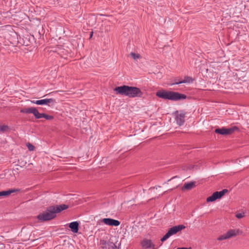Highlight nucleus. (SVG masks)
Segmentation results:
<instances>
[{"label": "nucleus", "instance_id": "nucleus-1", "mask_svg": "<svg viewBox=\"0 0 249 249\" xmlns=\"http://www.w3.org/2000/svg\"><path fill=\"white\" fill-rule=\"evenodd\" d=\"M68 208V205L65 204L48 207L45 212L37 216V218L40 222L51 220L56 216L57 213H60Z\"/></svg>", "mask_w": 249, "mask_h": 249}, {"label": "nucleus", "instance_id": "nucleus-2", "mask_svg": "<svg viewBox=\"0 0 249 249\" xmlns=\"http://www.w3.org/2000/svg\"><path fill=\"white\" fill-rule=\"evenodd\" d=\"M114 90L117 94L127 96L129 98L142 97L143 94L140 89L127 85L117 87Z\"/></svg>", "mask_w": 249, "mask_h": 249}, {"label": "nucleus", "instance_id": "nucleus-3", "mask_svg": "<svg viewBox=\"0 0 249 249\" xmlns=\"http://www.w3.org/2000/svg\"><path fill=\"white\" fill-rule=\"evenodd\" d=\"M156 95L159 98L164 100L174 101L184 100L187 98V96L184 94L163 89L158 90L156 93Z\"/></svg>", "mask_w": 249, "mask_h": 249}, {"label": "nucleus", "instance_id": "nucleus-4", "mask_svg": "<svg viewBox=\"0 0 249 249\" xmlns=\"http://www.w3.org/2000/svg\"><path fill=\"white\" fill-rule=\"evenodd\" d=\"M20 112L27 114L32 113L34 115L35 118L37 119L44 118L47 120H52L54 118L53 116L49 115L45 113H39L37 108L35 107L22 108L20 109Z\"/></svg>", "mask_w": 249, "mask_h": 249}, {"label": "nucleus", "instance_id": "nucleus-5", "mask_svg": "<svg viewBox=\"0 0 249 249\" xmlns=\"http://www.w3.org/2000/svg\"><path fill=\"white\" fill-rule=\"evenodd\" d=\"M185 226L183 225H179L178 226H174L169 229L167 232L161 238L160 241L161 242H164L170 236L176 234L178 232L184 229Z\"/></svg>", "mask_w": 249, "mask_h": 249}, {"label": "nucleus", "instance_id": "nucleus-6", "mask_svg": "<svg viewBox=\"0 0 249 249\" xmlns=\"http://www.w3.org/2000/svg\"><path fill=\"white\" fill-rule=\"evenodd\" d=\"M175 116V121L176 123L179 126H182L185 122V118L186 112L183 110H177L174 112Z\"/></svg>", "mask_w": 249, "mask_h": 249}, {"label": "nucleus", "instance_id": "nucleus-7", "mask_svg": "<svg viewBox=\"0 0 249 249\" xmlns=\"http://www.w3.org/2000/svg\"><path fill=\"white\" fill-rule=\"evenodd\" d=\"M228 192V190L226 189H223L219 192H215L212 196L207 197L206 201L207 202H213L217 199L221 198Z\"/></svg>", "mask_w": 249, "mask_h": 249}, {"label": "nucleus", "instance_id": "nucleus-8", "mask_svg": "<svg viewBox=\"0 0 249 249\" xmlns=\"http://www.w3.org/2000/svg\"><path fill=\"white\" fill-rule=\"evenodd\" d=\"M238 230H230L225 234L219 236L217 239L218 241H222L224 240L228 239L233 237H235L238 234Z\"/></svg>", "mask_w": 249, "mask_h": 249}, {"label": "nucleus", "instance_id": "nucleus-9", "mask_svg": "<svg viewBox=\"0 0 249 249\" xmlns=\"http://www.w3.org/2000/svg\"><path fill=\"white\" fill-rule=\"evenodd\" d=\"M238 129L236 126H233L229 128L222 127L221 128H216L215 130V132L223 135H230L232 134L235 130Z\"/></svg>", "mask_w": 249, "mask_h": 249}, {"label": "nucleus", "instance_id": "nucleus-10", "mask_svg": "<svg viewBox=\"0 0 249 249\" xmlns=\"http://www.w3.org/2000/svg\"><path fill=\"white\" fill-rule=\"evenodd\" d=\"M101 221L105 224L110 226H118L120 224L119 221L110 218H103L101 219Z\"/></svg>", "mask_w": 249, "mask_h": 249}, {"label": "nucleus", "instance_id": "nucleus-11", "mask_svg": "<svg viewBox=\"0 0 249 249\" xmlns=\"http://www.w3.org/2000/svg\"><path fill=\"white\" fill-rule=\"evenodd\" d=\"M31 102L38 105H48L49 103H53L55 102L54 99L53 98L44 99L39 100H31Z\"/></svg>", "mask_w": 249, "mask_h": 249}, {"label": "nucleus", "instance_id": "nucleus-12", "mask_svg": "<svg viewBox=\"0 0 249 249\" xmlns=\"http://www.w3.org/2000/svg\"><path fill=\"white\" fill-rule=\"evenodd\" d=\"M141 245L143 248L145 249L152 248L153 249H156L155 248V245L152 243L151 240L144 239L141 242Z\"/></svg>", "mask_w": 249, "mask_h": 249}, {"label": "nucleus", "instance_id": "nucleus-13", "mask_svg": "<svg viewBox=\"0 0 249 249\" xmlns=\"http://www.w3.org/2000/svg\"><path fill=\"white\" fill-rule=\"evenodd\" d=\"M79 224L77 221L70 223L69 227L73 233H77L79 230Z\"/></svg>", "mask_w": 249, "mask_h": 249}, {"label": "nucleus", "instance_id": "nucleus-14", "mask_svg": "<svg viewBox=\"0 0 249 249\" xmlns=\"http://www.w3.org/2000/svg\"><path fill=\"white\" fill-rule=\"evenodd\" d=\"M193 81V79L192 77L189 76H185L184 79L182 81H177V80H175V82L170 84L171 86L174 85H179L182 83H191Z\"/></svg>", "mask_w": 249, "mask_h": 249}, {"label": "nucleus", "instance_id": "nucleus-15", "mask_svg": "<svg viewBox=\"0 0 249 249\" xmlns=\"http://www.w3.org/2000/svg\"><path fill=\"white\" fill-rule=\"evenodd\" d=\"M19 191V189H10L6 191H3L0 192V197L2 196H9L12 193L18 192Z\"/></svg>", "mask_w": 249, "mask_h": 249}, {"label": "nucleus", "instance_id": "nucleus-16", "mask_svg": "<svg viewBox=\"0 0 249 249\" xmlns=\"http://www.w3.org/2000/svg\"><path fill=\"white\" fill-rule=\"evenodd\" d=\"M196 182L192 181L188 183H185L182 187V191L190 190L195 187Z\"/></svg>", "mask_w": 249, "mask_h": 249}, {"label": "nucleus", "instance_id": "nucleus-17", "mask_svg": "<svg viewBox=\"0 0 249 249\" xmlns=\"http://www.w3.org/2000/svg\"><path fill=\"white\" fill-rule=\"evenodd\" d=\"M130 55H131L133 58L135 60L136 59L140 58L141 57V56L139 53H135L131 52L130 53Z\"/></svg>", "mask_w": 249, "mask_h": 249}, {"label": "nucleus", "instance_id": "nucleus-18", "mask_svg": "<svg viewBox=\"0 0 249 249\" xmlns=\"http://www.w3.org/2000/svg\"><path fill=\"white\" fill-rule=\"evenodd\" d=\"M8 125H2L0 126V133H4L8 129Z\"/></svg>", "mask_w": 249, "mask_h": 249}, {"label": "nucleus", "instance_id": "nucleus-19", "mask_svg": "<svg viewBox=\"0 0 249 249\" xmlns=\"http://www.w3.org/2000/svg\"><path fill=\"white\" fill-rule=\"evenodd\" d=\"M27 146L28 147V148L30 151H33L35 149V146L30 143H27Z\"/></svg>", "mask_w": 249, "mask_h": 249}, {"label": "nucleus", "instance_id": "nucleus-20", "mask_svg": "<svg viewBox=\"0 0 249 249\" xmlns=\"http://www.w3.org/2000/svg\"><path fill=\"white\" fill-rule=\"evenodd\" d=\"M100 245L103 246L102 247V248H104L106 247V246L107 245V241H106L105 240H101L100 241Z\"/></svg>", "mask_w": 249, "mask_h": 249}, {"label": "nucleus", "instance_id": "nucleus-21", "mask_svg": "<svg viewBox=\"0 0 249 249\" xmlns=\"http://www.w3.org/2000/svg\"><path fill=\"white\" fill-rule=\"evenodd\" d=\"M108 245L111 246L112 249H117V247L116 245L113 242H110Z\"/></svg>", "mask_w": 249, "mask_h": 249}, {"label": "nucleus", "instance_id": "nucleus-22", "mask_svg": "<svg viewBox=\"0 0 249 249\" xmlns=\"http://www.w3.org/2000/svg\"><path fill=\"white\" fill-rule=\"evenodd\" d=\"M244 213H238L236 214L235 216L238 218H241L244 216Z\"/></svg>", "mask_w": 249, "mask_h": 249}, {"label": "nucleus", "instance_id": "nucleus-23", "mask_svg": "<svg viewBox=\"0 0 249 249\" xmlns=\"http://www.w3.org/2000/svg\"><path fill=\"white\" fill-rule=\"evenodd\" d=\"M30 39H29V40H27V41H25V40H24L23 45L26 46H27L30 45Z\"/></svg>", "mask_w": 249, "mask_h": 249}, {"label": "nucleus", "instance_id": "nucleus-24", "mask_svg": "<svg viewBox=\"0 0 249 249\" xmlns=\"http://www.w3.org/2000/svg\"><path fill=\"white\" fill-rule=\"evenodd\" d=\"M4 245L0 242V249H4Z\"/></svg>", "mask_w": 249, "mask_h": 249}, {"label": "nucleus", "instance_id": "nucleus-25", "mask_svg": "<svg viewBox=\"0 0 249 249\" xmlns=\"http://www.w3.org/2000/svg\"><path fill=\"white\" fill-rule=\"evenodd\" d=\"M179 249H192V248L191 247H190V248L182 247V248H179Z\"/></svg>", "mask_w": 249, "mask_h": 249}, {"label": "nucleus", "instance_id": "nucleus-26", "mask_svg": "<svg viewBox=\"0 0 249 249\" xmlns=\"http://www.w3.org/2000/svg\"><path fill=\"white\" fill-rule=\"evenodd\" d=\"M93 32L92 31L90 33L89 39H90L93 36Z\"/></svg>", "mask_w": 249, "mask_h": 249}, {"label": "nucleus", "instance_id": "nucleus-27", "mask_svg": "<svg viewBox=\"0 0 249 249\" xmlns=\"http://www.w3.org/2000/svg\"><path fill=\"white\" fill-rule=\"evenodd\" d=\"M100 16H107V15H104V14H100Z\"/></svg>", "mask_w": 249, "mask_h": 249}, {"label": "nucleus", "instance_id": "nucleus-28", "mask_svg": "<svg viewBox=\"0 0 249 249\" xmlns=\"http://www.w3.org/2000/svg\"><path fill=\"white\" fill-rule=\"evenodd\" d=\"M28 18H29V20H31V19L30 18V17L28 16Z\"/></svg>", "mask_w": 249, "mask_h": 249}]
</instances>
